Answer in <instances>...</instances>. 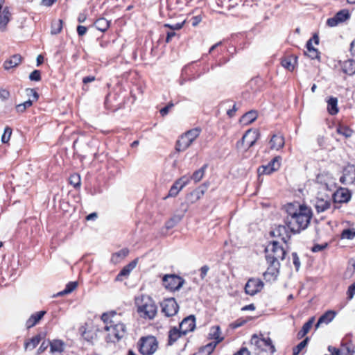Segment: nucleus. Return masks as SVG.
I'll return each mask as SVG.
<instances>
[{
  "mask_svg": "<svg viewBox=\"0 0 355 355\" xmlns=\"http://www.w3.org/2000/svg\"><path fill=\"white\" fill-rule=\"evenodd\" d=\"M328 350L331 354H326V355H340V351L334 347L329 346Z\"/></svg>",
  "mask_w": 355,
  "mask_h": 355,
  "instance_id": "obj_58",
  "label": "nucleus"
},
{
  "mask_svg": "<svg viewBox=\"0 0 355 355\" xmlns=\"http://www.w3.org/2000/svg\"><path fill=\"white\" fill-rule=\"evenodd\" d=\"M350 13L348 10L343 9L338 12L333 17L327 20V25L334 27L349 19Z\"/></svg>",
  "mask_w": 355,
  "mask_h": 355,
  "instance_id": "obj_16",
  "label": "nucleus"
},
{
  "mask_svg": "<svg viewBox=\"0 0 355 355\" xmlns=\"http://www.w3.org/2000/svg\"><path fill=\"white\" fill-rule=\"evenodd\" d=\"M293 232L288 226L284 225H277L270 232V235L273 237H277L281 239L284 243L287 244L291 238Z\"/></svg>",
  "mask_w": 355,
  "mask_h": 355,
  "instance_id": "obj_12",
  "label": "nucleus"
},
{
  "mask_svg": "<svg viewBox=\"0 0 355 355\" xmlns=\"http://www.w3.org/2000/svg\"><path fill=\"white\" fill-rule=\"evenodd\" d=\"M297 63V57L295 55H289L282 58L281 64L283 67L287 70L292 71L295 69Z\"/></svg>",
  "mask_w": 355,
  "mask_h": 355,
  "instance_id": "obj_32",
  "label": "nucleus"
},
{
  "mask_svg": "<svg viewBox=\"0 0 355 355\" xmlns=\"http://www.w3.org/2000/svg\"><path fill=\"white\" fill-rule=\"evenodd\" d=\"M341 68L342 71L349 76L355 74V60L348 59L341 62Z\"/></svg>",
  "mask_w": 355,
  "mask_h": 355,
  "instance_id": "obj_31",
  "label": "nucleus"
},
{
  "mask_svg": "<svg viewBox=\"0 0 355 355\" xmlns=\"http://www.w3.org/2000/svg\"><path fill=\"white\" fill-rule=\"evenodd\" d=\"M137 264V259H135L130 262L128 265L125 266L116 277V281H122L123 277H128L130 272L136 267Z\"/></svg>",
  "mask_w": 355,
  "mask_h": 355,
  "instance_id": "obj_28",
  "label": "nucleus"
},
{
  "mask_svg": "<svg viewBox=\"0 0 355 355\" xmlns=\"http://www.w3.org/2000/svg\"><path fill=\"white\" fill-rule=\"evenodd\" d=\"M259 135H243L241 140L236 144L237 148L245 150L248 149L257 141Z\"/></svg>",
  "mask_w": 355,
  "mask_h": 355,
  "instance_id": "obj_21",
  "label": "nucleus"
},
{
  "mask_svg": "<svg viewBox=\"0 0 355 355\" xmlns=\"http://www.w3.org/2000/svg\"><path fill=\"white\" fill-rule=\"evenodd\" d=\"M78 286V283L76 282H69L65 288L61 291L59 295H63L66 294H69L73 291Z\"/></svg>",
  "mask_w": 355,
  "mask_h": 355,
  "instance_id": "obj_45",
  "label": "nucleus"
},
{
  "mask_svg": "<svg viewBox=\"0 0 355 355\" xmlns=\"http://www.w3.org/2000/svg\"><path fill=\"white\" fill-rule=\"evenodd\" d=\"M352 193L346 188L338 189L332 196L334 203H346L351 199Z\"/></svg>",
  "mask_w": 355,
  "mask_h": 355,
  "instance_id": "obj_19",
  "label": "nucleus"
},
{
  "mask_svg": "<svg viewBox=\"0 0 355 355\" xmlns=\"http://www.w3.org/2000/svg\"><path fill=\"white\" fill-rule=\"evenodd\" d=\"M190 182V178L188 175H183L175 181L171 187L168 193L165 198L175 197L179 192Z\"/></svg>",
  "mask_w": 355,
  "mask_h": 355,
  "instance_id": "obj_13",
  "label": "nucleus"
},
{
  "mask_svg": "<svg viewBox=\"0 0 355 355\" xmlns=\"http://www.w3.org/2000/svg\"><path fill=\"white\" fill-rule=\"evenodd\" d=\"M95 80V77L94 76H89L84 77L83 79V83L84 84H87L89 83L93 82Z\"/></svg>",
  "mask_w": 355,
  "mask_h": 355,
  "instance_id": "obj_62",
  "label": "nucleus"
},
{
  "mask_svg": "<svg viewBox=\"0 0 355 355\" xmlns=\"http://www.w3.org/2000/svg\"><path fill=\"white\" fill-rule=\"evenodd\" d=\"M293 263L295 266L296 270H298L300 267V261L296 252L292 253Z\"/></svg>",
  "mask_w": 355,
  "mask_h": 355,
  "instance_id": "obj_53",
  "label": "nucleus"
},
{
  "mask_svg": "<svg viewBox=\"0 0 355 355\" xmlns=\"http://www.w3.org/2000/svg\"><path fill=\"white\" fill-rule=\"evenodd\" d=\"M336 315V312L335 311L329 310L326 311L319 318L318 322L315 325L316 328H318L322 324H329L334 320Z\"/></svg>",
  "mask_w": 355,
  "mask_h": 355,
  "instance_id": "obj_30",
  "label": "nucleus"
},
{
  "mask_svg": "<svg viewBox=\"0 0 355 355\" xmlns=\"http://www.w3.org/2000/svg\"><path fill=\"white\" fill-rule=\"evenodd\" d=\"M184 24V21L182 23H177L175 24H165L164 25V27L169 28L171 31H175V30H180L182 28L183 25Z\"/></svg>",
  "mask_w": 355,
  "mask_h": 355,
  "instance_id": "obj_51",
  "label": "nucleus"
},
{
  "mask_svg": "<svg viewBox=\"0 0 355 355\" xmlns=\"http://www.w3.org/2000/svg\"><path fill=\"white\" fill-rule=\"evenodd\" d=\"M69 183L75 189L80 188L81 184V178L80 175L76 173L71 174L69 178Z\"/></svg>",
  "mask_w": 355,
  "mask_h": 355,
  "instance_id": "obj_42",
  "label": "nucleus"
},
{
  "mask_svg": "<svg viewBox=\"0 0 355 355\" xmlns=\"http://www.w3.org/2000/svg\"><path fill=\"white\" fill-rule=\"evenodd\" d=\"M182 336L183 333L178 327H171L168 333V345H173Z\"/></svg>",
  "mask_w": 355,
  "mask_h": 355,
  "instance_id": "obj_27",
  "label": "nucleus"
},
{
  "mask_svg": "<svg viewBox=\"0 0 355 355\" xmlns=\"http://www.w3.org/2000/svg\"><path fill=\"white\" fill-rule=\"evenodd\" d=\"M21 60L22 57L19 54H15L3 62V68L6 71H9L17 67Z\"/></svg>",
  "mask_w": 355,
  "mask_h": 355,
  "instance_id": "obj_26",
  "label": "nucleus"
},
{
  "mask_svg": "<svg viewBox=\"0 0 355 355\" xmlns=\"http://www.w3.org/2000/svg\"><path fill=\"white\" fill-rule=\"evenodd\" d=\"M327 246H328V244L327 243H325L324 244H315L311 248V251L313 252H318L322 251L323 250L327 248Z\"/></svg>",
  "mask_w": 355,
  "mask_h": 355,
  "instance_id": "obj_50",
  "label": "nucleus"
},
{
  "mask_svg": "<svg viewBox=\"0 0 355 355\" xmlns=\"http://www.w3.org/2000/svg\"><path fill=\"white\" fill-rule=\"evenodd\" d=\"M162 281L166 288L171 291L180 289L184 282L181 277L176 275H166Z\"/></svg>",
  "mask_w": 355,
  "mask_h": 355,
  "instance_id": "obj_9",
  "label": "nucleus"
},
{
  "mask_svg": "<svg viewBox=\"0 0 355 355\" xmlns=\"http://www.w3.org/2000/svg\"><path fill=\"white\" fill-rule=\"evenodd\" d=\"M285 144V139L283 135H272L270 140V147L271 149L278 150L282 148Z\"/></svg>",
  "mask_w": 355,
  "mask_h": 355,
  "instance_id": "obj_29",
  "label": "nucleus"
},
{
  "mask_svg": "<svg viewBox=\"0 0 355 355\" xmlns=\"http://www.w3.org/2000/svg\"><path fill=\"white\" fill-rule=\"evenodd\" d=\"M63 21L62 19L54 21L51 24V33L52 35H57L60 33L62 29Z\"/></svg>",
  "mask_w": 355,
  "mask_h": 355,
  "instance_id": "obj_43",
  "label": "nucleus"
},
{
  "mask_svg": "<svg viewBox=\"0 0 355 355\" xmlns=\"http://www.w3.org/2000/svg\"><path fill=\"white\" fill-rule=\"evenodd\" d=\"M309 338L306 337L304 340L301 341L297 346L293 348V355H299L302 349L307 345Z\"/></svg>",
  "mask_w": 355,
  "mask_h": 355,
  "instance_id": "obj_44",
  "label": "nucleus"
},
{
  "mask_svg": "<svg viewBox=\"0 0 355 355\" xmlns=\"http://www.w3.org/2000/svg\"><path fill=\"white\" fill-rule=\"evenodd\" d=\"M282 157H275L267 165L260 166L257 169L259 175H270L278 171L281 166Z\"/></svg>",
  "mask_w": 355,
  "mask_h": 355,
  "instance_id": "obj_10",
  "label": "nucleus"
},
{
  "mask_svg": "<svg viewBox=\"0 0 355 355\" xmlns=\"http://www.w3.org/2000/svg\"><path fill=\"white\" fill-rule=\"evenodd\" d=\"M176 35V33L173 31H171L167 32L166 33V42L169 43L172 38Z\"/></svg>",
  "mask_w": 355,
  "mask_h": 355,
  "instance_id": "obj_59",
  "label": "nucleus"
},
{
  "mask_svg": "<svg viewBox=\"0 0 355 355\" xmlns=\"http://www.w3.org/2000/svg\"><path fill=\"white\" fill-rule=\"evenodd\" d=\"M355 236V232L351 229L343 230L341 233V238L346 239H352Z\"/></svg>",
  "mask_w": 355,
  "mask_h": 355,
  "instance_id": "obj_46",
  "label": "nucleus"
},
{
  "mask_svg": "<svg viewBox=\"0 0 355 355\" xmlns=\"http://www.w3.org/2000/svg\"><path fill=\"white\" fill-rule=\"evenodd\" d=\"M123 315L124 312L118 309L104 312L101 315V320L105 324L103 330L106 333L105 340L107 343H116L127 334L125 324L119 320Z\"/></svg>",
  "mask_w": 355,
  "mask_h": 355,
  "instance_id": "obj_1",
  "label": "nucleus"
},
{
  "mask_svg": "<svg viewBox=\"0 0 355 355\" xmlns=\"http://www.w3.org/2000/svg\"><path fill=\"white\" fill-rule=\"evenodd\" d=\"M251 344L254 345L258 349L270 354H274L275 347L270 338H261L259 336L254 334L251 338Z\"/></svg>",
  "mask_w": 355,
  "mask_h": 355,
  "instance_id": "obj_7",
  "label": "nucleus"
},
{
  "mask_svg": "<svg viewBox=\"0 0 355 355\" xmlns=\"http://www.w3.org/2000/svg\"><path fill=\"white\" fill-rule=\"evenodd\" d=\"M263 288V282L258 278H250L245 286V291L246 294L254 295L259 293Z\"/></svg>",
  "mask_w": 355,
  "mask_h": 355,
  "instance_id": "obj_15",
  "label": "nucleus"
},
{
  "mask_svg": "<svg viewBox=\"0 0 355 355\" xmlns=\"http://www.w3.org/2000/svg\"><path fill=\"white\" fill-rule=\"evenodd\" d=\"M314 322V318H311L306 322H305L302 329L298 331L297 337L298 339L304 338L311 330Z\"/></svg>",
  "mask_w": 355,
  "mask_h": 355,
  "instance_id": "obj_37",
  "label": "nucleus"
},
{
  "mask_svg": "<svg viewBox=\"0 0 355 355\" xmlns=\"http://www.w3.org/2000/svg\"><path fill=\"white\" fill-rule=\"evenodd\" d=\"M46 313V311H40L32 314L26 322L27 329H31L35 326Z\"/></svg>",
  "mask_w": 355,
  "mask_h": 355,
  "instance_id": "obj_25",
  "label": "nucleus"
},
{
  "mask_svg": "<svg viewBox=\"0 0 355 355\" xmlns=\"http://www.w3.org/2000/svg\"><path fill=\"white\" fill-rule=\"evenodd\" d=\"M268 268L263 272V278L266 282H274L277 279L280 268V263L279 261H273L272 260H266Z\"/></svg>",
  "mask_w": 355,
  "mask_h": 355,
  "instance_id": "obj_11",
  "label": "nucleus"
},
{
  "mask_svg": "<svg viewBox=\"0 0 355 355\" xmlns=\"http://www.w3.org/2000/svg\"><path fill=\"white\" fill-rule=\"evenodd\" d=\"M183 333L187 335L188 333L193 331L196 328V318L193 315H190L184 318L179 324L178 327Z\"/></svg>",
  "mask_w": 355,
  "mask_h": 355,
  "instance_id": "obj_18",
  "label": "nucleus"
},
{
  "mask_svg": "<svg viewBox=\"0 0 355 355\" xmlns=\"http://www.w3.org/2000/svg\"><path fill=\"white\" fill-rule=\"evenodd\" d=\"M97 331L98 329L93 327H87L82 332V336L85 340L93 343L97 338Z\"/></svg>",
  "mask_w": 355,
  "mask_h": 355,
  "instance_id": "obj_33",
  "label": "nucleus"
},
{
  "mask_svg": "<svg viewBox=\"0 0 355 355\" xmlns=\"http://www.w3.org/2000/svg\"><path fill=\"white\" fill-rule=\"evenodd\" d=\"M349 131L352 132V130H349V128L346 127V126H341V125H340L337 128V133H339V134H341V133H349L348 132Z\"/></svg>",
  "mask_w": 355,
  "mask_h": 355,
  "instance_id": "obj_60",
  "label": "nucleus"
},
{
  "mask_svg": "<svg viewBox=\"0 0 355 355\" xmlns=\"http://www.w3.org/2000/svg\"><path fill=\"white\" fill-rule=\"evenodd\" d=\"M174 106V104L172 102L168 103L164 107L162 108L159 111L160 114L162 116H164L168 114L169 110Z\"/></svg>",
  "mask_w": 355,
  "mask_h": 355,
  "instance_id": "obj_52",
  "label": "nucleus"
},
{
  "mask_svg": "<svg viewBox=\"0 0 355 355\" xmlns=\"http://www.w3.org/2000/svg\"><path fill=\"white\" fill-rule=\"evenodd\" d=\"M10 96V93L5 89H0V98L2 100L8 99Z\"/></svg>",
  "mask_w": 355,
  "mask_h": 355,
  "instance_id": "obj_57",
  "label": "nucleus"
},
{
  "mask_svg": "<svg viewBox=\"0 0 355 355\" xmlns=\"http://www.w3.org/2000/svg\"><path fill=\"white\" fill-rule=\"evenodd\" d=\"M29 79L32 81H39L41 80V73L39 70H34L29 75Z\"/></svg>",
  "mask_w": 355,
  "mask_h": 355,
  "instance_id": "obj_48",
  "label": "nucleus"
},
{
  "mask_svg": "<svg viewBox=\"0 0 355 355\" xmlns=\"http://www.w3.org/2000/svg\"><path fill=\"white\" fill-rule=\"evenodd\" d=\"M49 346L51 353H62L64 350L65 344L61 340L55 339L49 342Z\"/></svg>",
  "mask_w": 355,
  "mask_h": 355,
  "instance_id": "obj_35",
  "label": "nucleus"
},
{
  "mask_svg": "<svg viewBox=\"0 0 355 355\" xmlns=\"http://www.w3.org/2000/svg\"><path fill=\"white\" fill-rule=\"evenodd\" d=\"M87 19V15L85 13H80L78 17V21L79 23L84 22Z\"/></svg>",
  "mask_w": 355,
  "mask_h": 355,
  "instance_id": "obj_63",
  "label": "nucleus"
},
{
  "mask_svg": "<svg viewBox=\"0 0 355 355\" xmlns=\"http://www.w3.org/2000/svg\"><path fill=\"white\" fill-rule=\"evenodd\" d=\"M257 113L254 110H251L244 114L240 119L239 122L243 125H248L256 120Z\"/></svg>",
  "mask_w": 355,
  "mask_h": 355,
  "instance_id": "obj_34",
  "label": "nucleus"
},
{
  "mask_svg": "<svg viewBox=\"0 0 355 355\" xmlns=\"http://www.w3.org/2000/svg\"><path fill=\"white\" fill-rule=\"evenodd\" d=\"M228 107H229V108L227 110V114L228 115L229 117L231 118L234 115L235 112L237 110V107H236V103H234L232 109L230 108V105H228Z\"/></svg>",
  "mask_w": 355,
  "mask_h": 355,
  "instance_id": "obj_55",
  "label": "nucleus"
},
{
  "mask_svg": "<svg viewBox=\"0 0 355 355\" xmlns=\"http://www.w3.org/2000/svg\"><path fill=\"white\" fill-rule=\"evenodd\" d=\"M220 334V328L219 326L211 327L208 334V338L211 341L200 347L197 355H209L214 351L216 345L222 340Z\"/></svg>",
  "mask_w": 355,
  "mask_h": 355,
  "instance_id": "obj_5",
  "label": "nucleus"
},
{
  "mask_svg": "<svg viewBox=\"0 0 355 355\" xmlns=\"http://www.w3.org/2000/svg\"><path fill=\"white\" fill-rule=\"evenodd\" d=\"M160 306L162 313L168 318L175 315L179 311V305L173 297L164 300L160 303Z\"/></svg>",
  "mask_w": 355,
  "mask_h": 355,
  "instance_id": "obj_8",
  "label": "nucleus"
},
{
  "mask_svg": "<svg viewBox=\"0 0 355 355\" xmlns=\"http://www.w3.org/2000/svg\"><path fill=\"white\" fill-rule=\"evenodd\" d=\"M209 270V268L207 265H205V266H202L200 268V276L201 279H204L206 277Z\"/></svg>",
  "mask_w": 355,
  "mask_h": 355,
  "instance_id": "obj_54",
  "label": "nucleus"
},
{
  "mask_svg": "<svg viewBox=\"0 0 355 355\" xmlns=\"http://www.w3.org/2000/svg\"><path fill=\"white\" fill-rule=\"evenodd\" d=\"M327 110L331 115H335L338 112V98L331 96L327 100Z\"/></svg>",
  "mask_w": 355,
  "mask_h": 355,
  "instance_id": "obj_38",
  "label": "nucleus"
},
{
  "mask_svg": "<svg viewBox=\"0 0 355 355\" xmlns=\"http://www.w3.org/2000/svg\"><path fill=\"white\" fill-rule=\"evenodd\" d=\"M42 337L40 334H37L31 338L27 340L24 343L25 350H32L35 348L40 343Z\"/></svg>",
  "mask_w": 355,
  "mask_h": 355,
  "instance_id": "obj_36",
  "label": "nucleus"
},
{
  "mask_svg": "<svg viewBox=\"0 0 355 355\" xmlns=\"http://www.w3.org/2000/svg\"><path fill=\"white\" fill-rule=\"evenodd\" d=\"M87 27H85L84 26L79 25L77 26V33L79 36H83L84 35H85L87 33Z\"/></svg>",
  "mask_w": 355,
  "mask_h": 355,
  "instance_id": "obj_56",
  "label": "nucleus"
},
{
  "mask_svg": "<svg viewBox=\"0 0 355 355\" xmlns=\"http://www.w3.org/2000/svg\"><path fill=\"white\" fill-rule=\"evenodd\" d=\"M350 51L353 55H355V41L353 40L350 44Z\"/></svg>",
  "mask_w": 355,
  "mask_h": 355,
  "instance_id": "obj_64",
  "label": "nucleus"
},
{
  "mask_svg": "<svg viewBox=\"0 0 355 355\" xmlns=\"http://www.w3.org/2000/svg\"><path fill=\"white\" fill-rule=\"evenodd\" d=\"M207 190V187L205 184L200 185L186 196L188 202L193 204L199 200L205 194Z\"/></svg>",
  "mask_w": 355,
  "mask_h": 355,
  "instance_id": "obj_22",
  "label": "nucleus"
},
{
  "mask_svg": "<svg viewBox=\"0 0 355 355\" xmlns=\"http://www.w3.org/2000/svg\"><path fill=\"white\" fill-rule=\"evenodd\" d=\"M158 346L156 337L151 335L141 337L137 344V349L141 355H153Z\"/></svg>",
  "mask_w": 355,
  "mask_h": 355,
  "instance_id": "obj_4",
  "label": "nucleus"
},
{
  "mask_svg": "<svg viewBox=\"0 0 355 355\" xmlns=\"http://www.w3.org/2000/svg\"><path fill=\"white\" fill-rule=\"evenodd\" d=\"M286 254V250L279 245L278 241H271L265 249L266 260L279 261L284 260Z\"/></svg>",
  "mask_w": 355,
  "mask_h": 355,
  "instance_id": "obj_6",
  "label": "nucleus"
},
{
  "mask_svg": "<svg viewBox=\"0 0 355 355\" xmlns=\"http://www.w3.org/2000/svg\"><path fill=\"white\" fill-rule=\"evenodd\" d=\"M234 355H250V352L247 348L243 347Z\"/></svg>",
  "mask_w": 355,
  "mask_h": 355,
  "instance_id": "obj_61",
  "label": "nucleus"
},
{
  "mask_svg": "<svg viewBox=\"0 0 355 355\" xmlns=\"http://www.w3.org/2000/svg\"><path fill=\"white\" fill-rule=\"evenodd\" d=\"M198 135H180L176 143V150L182 151L186 150L196 139Z\"/></svg>",
  "mask_w": 355,
  "mask_h": 355,
  "instance_id": "obj_20",
  "label": "nucleus"
},
{
  "mask_svg": "<svg viewBox=\"0 0 355 355\" xmlns=\"http://www.w3.org/2000/svg\"><path fill=\"white\" fill-rule=\"evenodd\" d=\"M129 254V250L126 248L121 249L119 252L112 254L111 261L114 263L120 262L122 259L125 258Z\"/></svg>",
  "mask_w": 355,
  "mask_h": 355,
  "instance_id": "obj_39",
  "label": "nucleus"
},
{
  "mask_svg": "<svg viewBox=\"0 0 355 355\" xmlns=\"http://www.w3.org/2000/svg\"><path fill=\"white\" fill-rule=\"evenodd\" d=\"M110 21L103 17L98 19L94 24V26L101 32L106 31L110 27Z\"/></svg>",
  "mask_w": 355,
  "mask_h": 355,
  "instance_id": "obj_40",
  "label": "nucleus"
},
{
  "mask_svg": "<svg viewBox=\"0 0 355 355\" xmlns=\"http://www.w3.org/2000/svg\"><path fill=\"white\" fill-rule=\"evenodd\" d=\"M3 3L4 0H0V31H5L6 25L9 22L10 17V13L7 7L2 10Z\"/></svg>",
  "mask_w": 355,
  "mask_h": 355,
  "instance_id": "obj_24",
  "label": "nucleus"
},
{
  "mask_svg": "<svg viewBox=\"0 0 355 355\" xmlns=\"http://www.w3.org/2000/svg\"><path fill=\"white\" fill-rule=\"evenodd\" d=\"M287 216L285 223L293 234L307 228L312 217V211L307 206L298 202L289 203L286 207Z\"/></svg>",
  "mask_w": 355,
  "mask_h": 355,
  "instance_id": "obj_2",
  "label": "nucleus"
},
{
  "mask_svg": "<svg viewBox=\"0 0 355 355\" xmlns=\"http://www.w3.org/2000/svg\"><path fill=\"white\" fill-rule=\"evenodd\" d=\"M355 295V282L348 287L347 291V298L348 300H351Z\"/></svg>",
  "mask_w": 355,
  "mask_h": 355,
  "instance_id": "obj_49",
  "label": "nucleus"
},
{
  "mask_svg": "<svg viewBox=\"0 0 355 355\" xmlns=\"http://www.w3.org/2000/svg\"><path fill=\"white\" fill-rule=\"evenodd\" d=\"M207 167V164H205L200 169L196 171L191 176H189L190 181L193 180L195 182H200L205 175V171Z\"/></svg>",
  "mask_w": 355,
  "mask_h": 355,
  "instance_id": "obj_41",
  "label": "nucleus"
},
{
  "mask_svg": "<svg viewBox=\"0 0 355 355\" xmlns=\"http://www.w3.org/2000/svg\"><path fill=\"white\" fill-rule=\"evenodd\" d=\"M135 304L139 316L146 320H153L157 313V306L153 299L141 295L135 297Z\"/></svg>",
  "mask_w": 355,
  "mask_h": 355,
  "instance_id": "obj_3",
  "label": "nucleus"
},
{
  "mask_svg": "<svg viewBox=\"0 0 355 355\" xmlns=\"http://www.w3.org/2000/svg\"><path fill=\"white\" fill-rule=\"evenodd\" d=\"M305 55L309 56L311 59H319L320 58V52L317 49H313L312 50L305 52Z\"/></svg>",
  "mask_w": 355,
  "mask_h": 355,
  "instance_id": "obj_47",
  "label": "nucleus"
},
{
  "mask_svg": "<svg viewBox=\"0 0 355 355\" xmlns=\"http://www.w3.org/2000/svg\"><path fill=\"white\" fill-rule=\"evenodd\" d=\"M332 200V197L327 194L318 193L315 203L316 211L320 213L329 209L331 207Z\"/></svg>",
  "mask_w": 355,
  "mask_h": 355,
  "instance_id": "obj_14",
  "label": "nucleus"
},
{
  "mask_svg": "<svg viewBox=\"0 0 355 355\" xmlns=\"http://www.w3.org/2000/svg\"><path fill=\"white\" fill-rule=\"evenodd\" d=\"M340 182L344 184H355V166L354 164H348L343 168Z\"/></svg>",
  "mask_w": 355,
  "mask_h": 355,
  "instance_id": "obj_17",
  "label": "nucleus"
},
{
  "mask_svg": "<svg viewBox=\"0 0 355 355\" xmlns=\"http://www.w3.org/2000/svg\"><path fill=\"white\" fill-rule=\"evenodd\" d=\"M26 92H27L28 96H33V99L32 100L29 99V100L25 101L24 103L17 105L16 106V110L17 112H24L27 107H29L32 105L33 101H37L39 98V94L33 89H28L26 90Z\"/></svg>",
  "mask_w": 355,
  "mask_h": 355,
  "instance_id": "obj_23",
  "label": "nucleus"
}]
</instances>
